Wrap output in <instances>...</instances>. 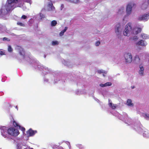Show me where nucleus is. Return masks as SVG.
Segmentation results:
<instances>
[{"label": "nucleus", "mask_w": 149, "mask_h": 149, "mask_svg": "<svg viewBox=\"0 0 149 149\" xmlns=\"http://www.w3.org/2000/svg\"><path fill=\"white\" fill-rule=\"evenodd\" d=\"M0 130L1 136L5 138H8L9 135L16 137L19 134L18 130L13 127L7 128L5 126H0Z\"/></svg>", "instance_id": "obj_1"}, {"label": "nucleus", "mask_w": 149, "mask_h": 149, "mask_svg": "<svg viewBox=\"0 0 149 149\" xmlns=\"http://www.w3.org/2000/svg\"><path fill=\"white\" fill-rule=\"evenodd\" d=\"M22 1H20V0H7L5 5L2 7L1 13L3 14V13L6 12L4 10L5 9L6 13L15 7H20L22 6Z\"/></svg>", "instance_id": "obj_2"}, {"label": "nucleus", "mask_w": 149, "mask_h": 149, "mask_svg": "<svg viewBox=\"0 0 149 149\" xmlns=\"http://www.w3.org/2000/svg\"><path fill=\"white\" fill-rule=\"evenodd\" d=\"M116 116H117L120 119L124 121L128 125H133V122L132 120L128 116L126 113H124L123 115L118 113L117 115Z\"/></svg>", "instance_id": "obj_3"}, {"label": "nucleus", "mask_w": 149, "mask_h": 149, "mask_svg": "<svg viewBox=\"0 0 149 149\" xmlns=\"http://www.w3.org/2000/svg\"><path fill=\"white\" fill-rule=\"evenodd\" d=\"M135 4V3L132 2H130L127 4L126 8V14L123 19V20L124 21L126 17L129 16L131 14L133 8Z\"/></svg>", "instance_id": "obj_4"}, {"label": "nucleus", "mask_w": 149, "mask_h": 149, "mask_svg": "<svg viewBox=\"0 0 149 149\" xmlns=\"http://www.w3.org/2000/svg\"><path fill=\"white\" fill-rule=\"evenodd\" d=\"M130 34H132V23L129 22L126 25L123 34L124 36H129Z\"/></svg>", "instance_id": "obj_5"}, {"label": "nucleus", "mask_w": 149, "mask_h": 149, "mask_svg": "<svg viewBox=\"0 0 149 149\" xmlns=\"http://www.w3.org/2000/svg\"><path fill=\"white\" fill-rule=\"evenodd\" d=\"M125 61L126 63H130L132 61V56L130 53H126L124 54Z\"/></svg>", "instance_id": "obj_6"}, {"label": "nucleus", "mask_w": 149, "mask_h": 149, "mask_svg": "<svg viewBox=\"0 0 149 149\" xmlns=\"http://www.w3.org/2000/svg\"><path fill=\"white\" fill-rule=\"evenodd\" d=\"M122 27L120 23L117 24L115 28V32L117 35H120L122 30Z\"/></svg>", "instance_id": "obj_7"}, {"label": "nucleus", "mask_w": 149, "mask_h": 149, "mask_svg": "<svg viewBox=\"0 0 149 149\" xmlns=\"http://www.w3.org/2000/svg\"><path fill=\"white\" fill-rule=\"evenodd\" d=\"M149 19V13H146L141 15L138 17V19L140 20L147 21Z\"/></svg>", "instance_id": "obj_8"}, {"label": "nucleus", "mask_w": 149, "mask_h": 149, "mask_svg": "<svg viewBox=\"0 0 149 149\" xmlns=\"http://www.w3.org/2000/svg\"><path fill=\"white\" fill-rule=\"evenodd\" d=\"M136 45L137 46L145 47L147 45V43L144 40H141L136 43Z\"/></svg>", "instance_id": "obj_9"}, {"label": "nucleus", "mask_w": 149, "mask_h": 149, "mask_svg": "<svg viewBox=\"0 0 149 149\" xmlns=\"http://www.w3.org/2000/svg\"><path fill=\"white\" fill-rule=\"evenodd\" d=\"M141 29L140 28L137 27H134L132 24V34L136 35L140 33Z\"/></svg>", "instance_id": "obj_10"}, {"label": "nucleus", "mask_w": 149, "mask_h": 149, "mask_svg": "<svg viewBox=\"0 0 149 149\" xmlns=\"http://www.w3.org/2000/svg\"><path fill=\"white\" fill-rule=\"evenodd\" d=\"M37 132L36 130H34L31 128H30L27 131L26 133L28 136L30 137L34 136Z\"/></svg>", "instance_id": "obj_11"}, {"label": "nucleus", "mask_w": 149, "mask_h": 149, "mask_svg": "<svg viewBox=\"0 0 149 149\" xmlns=\"http://www.w3.org/2000/svg\"><path fill=\"white\" fill-rule=\"evenodd\" d=\"M141 127H142V126L139 123L138 124L134 123V129L139 132H143V129Z\"/></svg>", "instance_id": "obj_12"}, {"label": "nucleus", "mask_w": 149, "mask_h": 149, "mask_svg": "<svg viewBox=\"0 0 149 149\" xmlns=\"http://www.w3.org/2000/svg\"><path fill=\"white\" fill-rule=\"evenodd\" d=\"M16 49L18 50L19 54L22 57V58H25L24 56V52L23 48L20 46H17L16 47Z\"/></svg>", "instance_id": "obj_13"}, {"label": "nucleus", "mask_w": 149, "mask_h": 149, "mask_svg": "<svg viewBox=\"0 0 149 149\" xmlns=\"http://www.w3.org/2000/svg\"><path fill=\"white\" fill-rule=\"evenodd\" d=\"M125 7L123 6L120 7L117 12V15L119 16L123 15L125 12Z\"/></svg>", "instance_id": "obj_14"}, {"label": "nucleus", "mask_w": 149, "mask_h": 149, "mask_svg": "<svg viewBox=\"0 0 149 149\" xmlns=\"http://www.w3.org/2000/svg\"><path fill=\"white\" fill-rule=\"evenodd\" d=\"M13 124L14 126L15 127H19V128L23 132V133L24 132L25 128L20 126L17 122L14 120H13Z\"/></svg>", "instance_id": "obj_15"}, {"label": "nucleus", "mask_w": 149, "mask_h": 149, "mask_svg": "<svg viewBox=\"0 0 149 149\" xmlns=\"http://www.w3.org/2000/svg\"><path fill=\"white\" fill-rule=\"evenodd\" d=\"M139 74L141 75H144V68L143 65L141 63L139 66Z\"/></svg>", "instance_id": "obj_16"}, {"label": "nucleus", "mask_w": 149, "mask_h": 149, "mask_svg": "<svg viewBox=\"0 0 149 149\" xmlns=\"http://www.w3.org/2000/svg\"><path fill=\"white\" fill-rule=\"evenodd\" d=\"M64 143L65 144V147H64L65 149L63 148V147H60L59 149H71V146L69 142L66 141Z\"/></svg>", "instance_id": "obj_17"}, {"label": "nucleus", "mask_w": 149, "mask_h": 149, "mask_svg": "<svg viewBox=\"0 0 149 149\" xmlns=\"http://www.w3.org/2000/svg\"><path fill=\"white\" fill-rule=\"evenodd\" d=\"M140 36L143 39L147 40L149 38V36L144 33H141Z\"/></svg>", "instance_id": "obj_18"}, {"label": "nucleus", "mask_w": 149, "mask_h": 149, "mask_svg": "<svg viewBox=\"0 0 149 149\" xmlns=\"http://www.w3.org/2000/svg\"><path fill=\"white\" fill-rule=\"evenodd\" d=\"M22 146H26V144H22L21 142H18L17 143V149H22Z\"/></svg>", "instance_id": "obj_19"}, {"label": "nucleus", "mask_w": 149, "mask_h": 149, "mask_svg": "<svg viewBox=\"0 0 149 149\" xmlns=\"http://www.w3.org/2000/svg\"><path fill=\"white\" fill-rule=\"evenodd\" d=\"M109 107L113 109H114L116 107V105L112 104V102L109 100Z\"/></svg>", "instance_id": "obj_20"}, {"label": "nucleus", "mask_w": 149, "mask_h": 149, "mask_svg": "<svg viewBox=\"0 0 149 149\" xmlns=\"http://www.w3.org/2000/svg\"><path fill=\"white\" fill-rule=\"evenodd\" d=\"M48 7L49 8V11H55V8L53 6L52 3H50L48 5Z\"/></svg>", "instance_id": "obj_21"}, {"label": "nucleus", "mask_w": 149, "mask_h": 149, "mask_svg": "<svg viewBox=\"0 0 149 149\" xmlns=\"http://www.w3.org/2000/svg\"><path fill=\"white\" fill-rule=\"evenodd\" d=\"M97 72L98 73H103V76L104 77H105V74H106L107 72V71H105L104 70H97Z\"/></svg>", "instance_id": "obj_22"}, {"label": "nucleus", "mask_w": 149, "mask_h": 149, "mask_svg": "<svg viewBox=\"0 0 149 149\" xmlns=\"http://www.w3.org/2000/svg\"><path fill=\"white\" fill-rule=\"evenodd\" d=\"M127 104L128 106L130 107H132L133 106V104L132 103L131 100L130 99L127 100Z\"/></svg>", "instance_id": "obj_23"}, {"label": "nucleus", "mask_w": 149, "mask_h": 149, "mask_svg": "<svg viewBox=\"0 0 149 149\" xmlns=\"http://www.w3.org/2000/svg\"><path fill=\"white\" fill-rule=\"evenodd\" d=\"M143 136L145 137H149V132L147 130L146 131H145L143 133Z\"/></svg>", "instance_id": "obj_24"}, {"label": "nucleus", "mask_w": 149, "mask_h": 149, "mask_svg": "<svg viewBox=\"0 0 149 149\" xmlns=\"http://www.w3.org/2000/svg\"><path fill=\"white\" fill-rule=\"evenodd\" d=\"M68 29V27H66L65 28V29L62 31L60 33L59 35L60 36H62L64 34V33Z\"/></svg>", "instance_id": "obj_25"}, {"label": "nucleus", "mask_w": 149, "mask_h": 149, "mask_svg": "<svg viewBox=\"0 0 149 149\" xmlns=\"http://www.w3.org/2000/svg\"><path fill=\"white\" fill-rule=\"evenodd\" d=\"M76 146L80 149H84V146L81 144H77L76 145Z\"/></svg>", "instance_id": "obj_26"}, {"label": "nucleus", "mask_w": 149, "mask_h": 149, "mask_svg": "<svg viewBox=\"0 0 149 149\" xmlns=\"http://www.w3.org/2000/svg\"><path fill=\"white\" fill-rule=\"evenodd\" d=\"M57 22L56 20H53L51 22V24L52 26H54L56 25Z\"/></svg>", "instance_id": "obj_27"}, {"label": "nucleus", "mask_w": 149, "mask_h": 149, "mask_svg": "<svg viewBox=\"0 0 149 149\" xmlns=\"http://www.w3.org/2000/svg\"><path fill=\"white\" fill-rule=\"evenodd\" d=\"M135 60L137 62H139L140 61V59L139 56L138 55H136L135 56Z\"/></svg>", "instance_id": "obj_28"}, {"label": "nucleus", "mask_w": 149, "mask_h": 149, "mask_svg": "<svg viewBox=\"0 0 149 149\" xmlns=\"http://www.w3.org/2000/svg\"><path fill=\"white\" fill-rule=\"evenodd\" d=\"M58 44V42L56 41H53L52 42V45H56Z\"/></svg>", "instance_id": "obj_29"}, {"label": "nucleus", "mask_w": 149, "mask_h": 149, "mask_svg": "<svg viewBox=\"0 0 149 149\" xmlns=\"http://www.w3.org/2000/svg\"><path fill=\"white\" fill-rule=\"evenodd\" d=\"M105 86H108L111 85V82H107L105 83Z\"/></svg>", "instance_id": "obj_30"}, {"label": "nucleus", "mask_w": 149, "mask_h": 149, "mask_svg": "<svg viewBox=\"0 0 149 149\" xmlns=\"http://www.w3.org/2000/svg\"><path fill=\"white\" fill-rule=\"evenodd\" d=\"M8 49L9 52H11L12 51V49L10 45L8 46Z\"/></svg>", "instance_id": "obj_31"}, {"label": "nucleus", "mask_w": 149, "mask_h": 149, "mask_svg": "<svg viewBox=\"0 0 149 149\" xmlns=\"http://www.w3.org/2000/svg\"><path fill=\"white\" fill-rule=\"evenodd\" d=\"M144 117L147 119H149V114H145L144 115Z\"/></svg>", "instance_id": "obj_32"}, {"label": "nucleus", "mask_w": 149, "mask_h": 149, "mask_svg": "<svg viewBox=\"0 0 149 149\" xmlns=\"http://www.w3.org/2000/svg\"><path fill=\"white\" fill-rule=\"evenodd\" d=\"M40 16L41 19H42L45 17V15L42 14V13H40Z\"/></svg>", "instance_id": "obj_33"}, {"label": "nucleus", "mask_w": 149, "mask_h": 149, "mask_svg": "<svg viewBox=\"0 0 149 149\" xmlns=\"http://www.w3.org/2000/svg\"><path fill=\"white\" fill-rule=\"evenodd\" d=\"M5 52L0 50V56L5 55Z\"/></svg>", "instance_id": "obj_34"}, {"label": "nucleus", "mask_w": 149, "mask_h": 149, "mask_svg": "<svg viewBox=\"0 0 149 149\" xmlns=\"http://www.w3.org/2000/svg\"><path fill=\"white\" fill-rule=\"evenodd\" d=\"M17 24L18 25H19L21 26H24V24L21 22H18Z\"/></svg>", "instance_id": "obj_35"}, {"label": "nucleus", "mask_w": 149, "mask_h": 149, "mask_svg": "<svg viewBox=\"0 0 149 149\" xmlns=\"http://www.w3.org/2000/svg\"><path fill=\"white\" fill-rule=\"evenodd\" d=\"M132 39L134 40H136L138 39V38L137 36H134L132 37Z\"/></svg>", "instance_id": "obj_36"}, {"label": "nucleus", "mask_w": 149, "mask_h": 149, "mask_svg": "<svg viewBox=\"0 0 149 149\" xmlns=\"http://www.w3.org/2000/svg\"><path fill=\"white\" fill-rule=\"evenodd\" d=\"M100 86L101 87H105V84H101L100 85Z\"/></svg>", "instance_id": "obj_37"}, {"label": "nucleus", "mask_w": 149, "mask_h": 149, "mask_svg": "<svg viewBox=\"0 0 149 149\" xmlns=\"http://www.w3.org/2000/svg\"><path fill=\"white\" fill-rule=\"evenodd\" d=\"M100 44V42L99 41L96 42L95 43L96 46H98Z\"/></svg>", "instance_id": "obj_38"}, {"label": "nucleus", "mask_w": 149, "mask_h": 149, "mask_svg": "<svg viewBox=\"0 0 149 149\" xmlns=\"http://www.w3.org/2000/svg\"><path fill=\"white\" fill-rule=\"evenodd\" d=\"M79 0H74V3H77L79 2Z\"/></svg>", "instance_id": "obj_39"}, {"label": "nucleus", "mask_w": 149, "mask_h": 149, "mask_svg": "<svg viewBox=\"0 0 149 149\" xmlns=\"http://www.w3.org/2000/svg\"><path fill=\"white\" fill-rule=\"evenodd\" d=\"M26 17H27L25 15H23L22 16L21 18L22 19H25L26 18Z\"/></svg>", "instance_id": "obj_40"}, {"label": "nucleus", "mask_w": 149, "mask_h": 149, "mask_svg": "<svg viewBox=\"0 0 149 149\" xmlns=\"http://www.w3.org/2000/svg\"><path fill=\"white\" fill-rule=\"evenodd\" d=\"M50 80V79H48L45 78L44 79V81L45 82H48Z\"/></svg>", "instance_id": "obj_41"}, {"label": "nucleus", "mask_w": 149, "mask_h": 149, "mask_svg": "<svg viewBox=\"0 0 149 149\" xmlns=\"http://www.w3.org/2000/svg\"><path fill=\"white\" fill-rule=\"evenodd\" d=\"M52 148L53 149H55V148H57V146L56 145H54L53 147Z\"/></svg>", "instance_id": "obj_42"}, {"label": "nucleus", "mask_w": 149, "mask_h": 149, "mask_svg": "<svg viewBox=\"0 0 149 149\" xmlns=\"http://www.w3.org/2000/svg\"><path fill=\"white\" fill-rule=\"evenodd\" d=\"M74 0H67L68 1L70 2H72L74 3Z\"/></svg>", "instance_id": "obj_43"}, {"label": "nucleus", "mask_w": 149, "mask_h": 149, "mask_svg": "<svg viewBox=\"0 0 149 149\" xmlns=\"http://www.w3.org/2000/svg\"><path fill=\"white\" fill-rule=\"evenodd\" d=\"M7 39V38H6L5 37V38H3V40H6V39Z\"/></svg>", "instance_id": "obj_44"}, {"label": "nucleus", "mask_w": 149, "mask_h": 149, "mask_svg": "<svg viewBox=\"0 0 149 149\" xmlns=\"http://www.w3.org/2000/svg\"><path fill=\"white\" fill-rule=\"evenodd\" d=\"M28 149H33L32 148H31L29 146H28Z\"/></svg>", "instance_id": "obj_45"}, {"label": "nucleus", "mask_w": 149, "mask_h": 149, "mask_svg": "<svg viewBox=\"0 0 149 149\" xmlns=\"http://www.w3.org/2000/svg\"><path fill=\"white\" fill-rule=\"evenodd\" d=\"M15 108L16 109H17V110H18V107H17V106H16L15 107Z\"/></svg>", "instance_id": "obj_46"}, {"label": "nucleus", "mask_w": 149, "mask_h": 149, "mask_svg": "<svg viewBox=\"0 0 149 149\" xmlns=\"http://www.w3.org/2000/svg\"><path fill=\"white\" fill-rule=\"evenodd\" d=\"M23 149H28V147H27L26 148H24Z\"/></svg>", "instance_id": "obj_47"}, {"label": "nucleus", "mask_w": 149, "mask_h": 149, "mask_svg": "<svg viewBox=\"0 0 149 149\" xmlns=\"http://www.w3.org/2000/svg\"><path fill=\"white\" fill-rule=\"evenodd\" d=\"M132 88H134V86H132Z\"/></svg>", "instance_id": "obj_48"}, {"label": "nucleus", "mask_w": 149, "mask_h": 149, "mask_svg": "<svg viewBox=\"0 0 149 149\" xmlns=\"http://www.w3.org/2000/svg\"><path fill=\"white\" fill-rule=\"evenodd\" d=\"M148 2L149 4V0H148Z\"/></svg>", "instance_id": "obj_49"}, {"label": "nucleus", "mask_w": 149, "mask_h": 149, "mask_svg": "<svg viewBox=\"0 0 149 149\" xmlns=\"http://www.w3.org/2000/svg\"><path fill=\"white\" fill-rule=\"evenodd\" d=\"M63 4H62V5H61V7H62H62H63Z\"/></svg>", "instance_id": "obj_50"}, {"label": "nucleus", "mask_w": 149, "mask_h": 149, "mask_svg": "<svg viewBox=\"0 0 149 149\" xmlns=\"http://www.w3.org/2000/svg\"><path fill=\"white\" fill-rule=\"evenodd\" d=\"M45 70H46L47 69H48V68H45Z\"/></svg>", "instance_id": "obj_51"}]
</instances>
